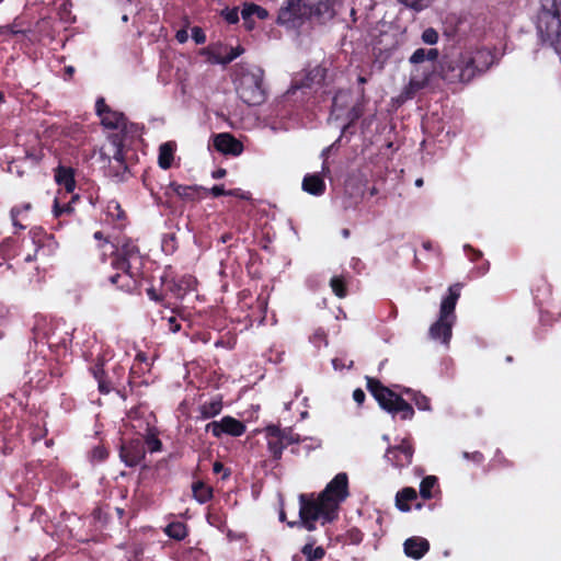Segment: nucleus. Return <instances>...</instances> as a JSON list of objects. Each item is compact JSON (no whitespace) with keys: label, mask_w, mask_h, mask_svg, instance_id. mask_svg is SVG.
<instances>
[{"label":"nucleus","mask_w":561,"mask_h":561,"mask_svg":"<svg viewBox=\"0 0 561 561\" xmlns=\"http://www.w3.org/2000/svg\"><path fill=\"white\" fill-rule=\"evenodd\" d=\"M239 191H240L239 188L226 191L225 186L222 184H219V185H214L210 190L206 188V191H204V192L211 194L214 197H219V196H224V195L237 197V196H240Z\"/></svg>","instance_id":"42"},{"label":"nucleus","mask_w":561,"mask_h":561,"mask_svg":"<svg viewBox=\"0 0 561 561\" xmlns=\"http://www.w3.org/2000/svg\"><path fill=\"white\" fill-rule=\"evenodd\" d=\"M348 477L345 472L337 473L321 491L318 496L311 494L299 495V519L287 522L290 528H305L316 530V522L321 525L332 523L337 518L340 504L348 496Z\"/></svg>","instance_id":"1"},{"label":"nucleus","mask_w":561,"mask_h":561,"mask_svg":"<svg viewBox=\"0 0 561 561\" xmlns=\"http://www.w3.org/2000/svg\"><path fill=\"white\" fill-rule=\"evenodd\" d=\"M206 520L210 526L216 527L220 531H225L227 529L226 516L219 511H209L206 515Z\"/></svg>","instance_id":"39"},{"label":"nucleus","mask_w":561,"mask_h":561,"mask_svg":"<svg viewBox=\"0 0 561 561\" xmlns=\"http://www.w3.org/2000/svg\"><path fill=\"white\" fill-rule=\"evenodd\" d=\"M163 533L173 540L182 541L188 536V526L183 522H171L163 528Z\"/></svg>","instance_id":"33"},{"label":"nucleus","mask_w":561,"mask_h":561,"mask_svg":"<svg viewBox=\"0 0 561 561\" xmlns=\"http://www.w3.org/2000/svg\"><path fill=\"white\" fill-rule=\"evenodd\" d=\"M188 312L183 307H174L171 309L170 316H162L161 320L165 322L164 327L168 331L176 333L181 330V321L187 320Z\"/></svg>","instance_id":"25"},{"label":"nucleus","mask_w":561,"mask_h":561,"mask_svg":"<svg viewBox=\"0 0 561 561\" xmlns=\"http://www.w3.org/2000/svg\"><path fill=\"white\" fill-rule=\"evenodd\" d=\"M412 400L419 410L427 411L431 409L430 399L420 392H415L412 397Z\"/></svg>","instance_id":"47"},{"label":"nucleus","mask_w":561,"mask_h":561,"mask_svg":"<svg viewBox=\"0 0 561 561\" xmlns=\"http://www.w3.org/2000/svg\"><path fill=\"white\" fill-rule=\"evenodd\" d=\"M367 390L376 399L381 409L392 414H400L403 421L411 420L414 416L412 405L400 394L383 386L377 378L366 377Z\"/></svg>","instance_id":"5"},{"label":"nucleus","mask_w":561,"mask_h":561,"mask_svg":"<svg viewBox=\"0 0 561 561\" xmlns=\"http://www.w3.org/2000/svg\"><path fill=\"white\" fill-rule=\"evenodd\" d=\"M103 359H98L90 368L91 374L98 381V389L102 394H108L115 391L122 399L127 398L126 387L124 386L125 367L115 364L111 369H105Z\"/></svg>","instance_id":"7"},{"label":"nucleus","mask_w":561,"mask_h":561,"mask_svg":"<svg viewBox=\"0 0 561 561\" xmlns=\"http://www.w3.org/2000/svg\"><path fill=\"white\" fill-rule=\"evenodd\" d=\"M330 286L332 291L339 298H344L347 295V285L343 276H333L330 279Z\"/></svg>","instance_id":"40"},{"label":"nucleus","mask_w":561,"mask_h":561,"mask_svg":"<svg viewBox=\"0 0 561 561\" xmlns=\"http://www.w3.org/2000/svg\"><path fill=\"white\" fill-rule=\"evenodd\" d=\"M115 273L108 276V282L125 293H134L138 288L141 276L140 267L114 268Z\"/></svg>","instance_id":"12"},{"label":"nucleus","mask_w":561,"mask_h":561,"mask_svg":"<svg viewBox=\"0 0 561 561\" xmlns=\"http://www.w3.org/2000/svg\"><path fill=\"white\" fill-rule=\"evenodd\" d=\"M146 293L150 300L162 304L163 307H168V305L163 302V300H164L163 295L160 294L154 287L148 288L146 290Z\"/></svg>","instance_id":"53"},{"label":"nucleus","mask_w":561,"mask_h":561,"mask_svg":"<svg viewBox=\"0 0 561 561\" xmlns=\"http://www.w3.org/2000/svg\"><path fill=\"white\" fill-rule=\"evenodd\" d=\"M463 457L468 460H472L477 463H481L484 460V456L480 451H473V453H463Z\"/></svg>","instance_id":"56"},{"label":"nucleus","mask_w":561,"mask_h":561,"mask_svg":"<svg viewBox=\"0 0 561 561\" xmlns=\"http://www.w3.org/2000/svg\"><path fill=\"white\" fill-rule=\"evenodd\" d=\"M31 209V204H24L22 207H13L10 211V215H11V220H12V224L14 227L19 228V229H25V226H23L22 224H20L19 221V216L20 214L22 213V210H30Z\"/></svg>","instance_id":"45"},{"label":"nucleus","mask_w":561,"mask_h":561,"mask_svg":"<svg viewBox=\"0 0 561 561\" xmlns=\"http://www.w3.org/2000/svg\"><path fill=\"white\" fill-rule=\"evenodd\" d=\"M111 265L113 268H130L140 267L142 265V257L139 252L138 245L129 240H123L113 253Z\"/></svg>","instance_id":"9"},{"label":"nucleus","mask_w":561,"mask_h":561,"mask_svg":"<svg viewBox=\"0 0 561 561\" xmlns=\"http://www.w3.org/2000/svg\"><path fill=\"white\" fill-rule=\"evenodd\" d=\"M95 111L104 128L118 130L108 135L107 144L102 148L101 154L108 159L112 175L124 179V175L128 172L127 118L124 113L112 110L106 104L104 98L96 100Z\"/></svg>","instance_id":"2"},{"label":"nucleus","mask_w":561,"mask_h":561,"mask_svg":"<svg viewBox=\"0 0 561 561\" xmlns=\"http://www.w3.org/2000/svg\"><path fill=\"white\" fill-rule=\"evenodd\" d=\"M205 430L206 432H210L216 438H220L222 434L239 437L245 433L247 426L243 422L230 415H226L220 421L209 422Z\"/></svg>","instance_id":"14"},{"label":"nucleus","mask_w":561,"mask_h":561,"mask_svg":"<svg viewBox=\"0 0 561 561\" xmlns=\"http://www.w3.org/2000/svg\"><path fill=\"white\" fill-rule=\"evenodd\" d=\"M537 30L542 43L553 47L561 55V20L549 15H540Z\"/></svg>","instance_id":"11"},{"label":"nucleus","mask_w":561,"mask_h":561,"mask_svg":"<svg viewBox=\"0 0 561 561\" xmlns=\"http://www.w3.org/2000/svg\"><path fill=\"white\" fill-rule=\"evenodd\" d=\"M73 211V208L70 203H66L62 206L58 204V201L55 199L54 204V214L56 217H60L62 214H69Z\"/></svg>","instance_id":"52"},{"label":"nucleus","mask_w":561,"mask_h":561,"mask_svg":"<svg viewBox=\"0 0 561 561\" xmlns=\"http://www.w3.org/2000/svg\"><path fill=\"white\" fill-rule=\"evenodd\" d=\"M461 288V283H455L449 286L447 296L444 297L440 302L439 316H442V318H448L453 321L456 320L455 309L460 297Z\"/></svg>","instance_id":"17"},{"label":"nucleus","mask_w":561,"mask_h":561,"mask_svg":"<svg viewBox=\"0 0 561 561\" xmlns=\"http://www.w3.org/2000/svg\"><path fill=\"white\" fill-rule=\"evenodd\" d=\"M221 16L228 22L229 24H236L239 22V11L238 8H226L221 11Z\"/></svg>","instance_id":"50"},{"label":"nucleus","mask_w":561,"mask_h":561,"mask_svg":"<svg viewBox=\"0 0 561 561\" xmlns=\"http://www.w3.org/2000/svg\"><path fill=\"white\" fill-rule=\"evenodd\" d=\"M417 499V492L412 486L401 489L396 495V506L401 512L411 511L410 502Z\"/></svg>","instance_id":"29"},{"label":"nucleus","mask_w":561,"mask_h":561,"mask_svg":"<svg viewBox=\"0 0 561 561\" xmlns=\"http://www.w3.org/2000/svg\"><path fill=\"white\" fill-rule=\"evenodd\" d=\"M253 15H256L260 20H265L268 16V12L266 9L255 3L244 4L241 11V16L243 21H249L250 18H252Z\"/></svg>","instance_id":"37"},{"label":"nucleus","mask_w":561,"mask_h":561,"mask_svg":"<svg viewBox=\"0 0 561 561\" xmlns=\"http://www.w3.org/2000/svg\"><path fill=\"white\" fill-rule=\"evenodd\" d=\"M534 298L538 304H542L551 296V285L547 282L545 276H538L537 282L533 284Z\"/></svg>","instance_id":"32"},{"label":"nucleus","mask_w":561,"mask_h":561,"mask_svg":"<svg viewBox=\"0 0 561 561\" xmlns=\"http://www.w3.org/2000/svg\"><path fill=\"white\" fill-rule=\"evenodd\" d=\"M195 282L193 276H183L180 279L167 282L165 287L174 298L183 300L190 291L194 290Z\"/></svg>","instance_id":"21"},{"label":"nucleus","mask_w":561,"mask_h":561,"mask_svg":"<svg viewBox=\"0 0 561 561\" xmlns=\"http://www.w3.org/2000/svg\"><path fill=\"white\" fill-rule=\"evenodd\" d=\"M328 69L318 65L309 69L301 81L299 88H311L313 85H321L327 78Z\"/></svg>","instance_id":"27"},{"label":"nucleus","mask_w":561,"mask_h":561,"mask_svg":"<svg viewBox=\"0 0 561 561\" xmlns=\"http://www.w3.org/2000/svg\"><path fill=\"white\" fill-rule=\"evenodd\" d=\"M400 3L415 11H421L426 8L432 0H398Z\"/></svg>","instance_id":"48"},{"label":"nucleus","mask_w":561,"mask_h":561,"mask_svg":"<svg viewBox=\"0 0 561 561\" xmlns=\"http://www.w3.org/2000/svg\"><path fill=\"white\" fill-rule=\"evenodd\" d=\"M365 398H366V394L360 388H357L353 391V399L357 404H359V405L363 404L365 401Z\"/></svg>","instance_id":"58"},{"label":"nucleus","mask_w":561,"mask_h":561,"mask_svg":"<svg viewBox=\"0 0 561 561\" xmlns=\"http://www.w3.org/2000/svg\"><path fill=\"white\" fill-rule=\"evenodd\" d=\"M239 98L249 106H257L265 102L264 70L254 67L241 72L236 88Z\"/></svg>","instance_id":"6"},{"label":"nucleus","mask_w":561,"mask_h":561,"mask_svg":"<svg viewBox=\"0 0 561 561\" xmlns=\"http://www.w3.org/2000/svg\"><path fill=\"white\" fill-rule=\"evenodd\" d=\"M147 433L142 438L144 447L148 448L150 453H158L162 450V442L158 437V431L153 426H147Z\"/></svg>","instance_id":"36"},{"label":"nucleus","mask_w":561,"mask_h":561,"mask_svg":"<svg viewBox=\"0 0 561 561\" xmlns=\"http://www.w3.org/2000/svg\"><path fill=\"white\" fill-rule=\"evenodd\" d=\"M301 16L299 0H286L285 5L278 11L277 23L282 25L294 23Z\"/></svg>","instance_id":"23"},{"label":"nucleus","mask_w":561,"mask_h":561,"mask_svg":"<svg viewBox=\"0 0 561 561\" xmlns=\"http://www.w3.org/2000/svg\"><path fill=\"white\" fill-rule=\"evenodd\" d=\"M213 471L214 473L218 474L222 472L221 479L225 480L230 476V470L224 466L220 461H215L213 465Z\"/></svg>","instance_id":"55"},{"label":"nucleus","mask_w":561,"mask_h":561,"mask_svg":"<svg viewBox=\"0 0 561 561\" xmlns=\"http://www.w3.org/2000/svg\"><path fill=\"white\" fill-rule=\"evenodd\" d=\"M350 95H351L350 92L344 91V90H339L334 94L333 100H332V105H331L332 113L343 110L348 102Z\"/></svg>","instance_id":"41"},{"label":"nucleus","mask_w":561,"mask_h":561,"mask_svg":"<svg viewBox=\"0 0 561 561\" xmlns=\"http://www.w3.org/2000/svg\"><path fill=\"white\" fill-rule=\"evenodd\" d=\"M454 323L455 321L439 316L428 330L431 339L440 341L443 344L448 345L451 339Z\"/></svg>","instance_id":"20"},{"label":"nucleus","mask_w":561,"mask_h":561,"mask_svg":"<svg viewBox=\"0 0 561 561\" xmlns=\"http://www.w3.org/2000/svg\"><path fill=\"white\" fill-rule=\"evenodd\" d=\"M192 38L196 44H204L206 42V34L202 27L194 26L192 28Z\"/></svg>","instance_id":"54"},{"label":"nucleus","mask_w":561,"mask_h":561,"mask_svg":"<svg viewBox=\"0 0 561 561\" xmlns=\"http://www.w3.org/2000/svg\"><path fill=\"white\" fill-rule=\"evenodd\" d=\"M364 539V534L360 529L353 527L346 531L345 540L351 545H359Z\"/></svg>","instance_id":"43"},{"label":"nucleus","mask_w":561,"mask_h":561,"mask_svg":"<svg viewBox=\"0 0 561 561\" xmlns=\"http://www.w3.org/2000/svg\"><path fill=\"white\" fill-rule=\"evenodd\" d=\"M170 191L184 202H195L201 198L202 191H206V188L199 185H182L170 182L165 188V196H171Z\"/></svg>","instance_id":"18"},{"label":"nucleus","mask_w":561,"mask_h":561,"mask_svg":"<svg viewBox=\"0 0 561 561\" xmlns=\"http://www.w3.org/2000/svg\"><path fill=\"white\" fill-rule=\"evenodd\" d=\"M438 479L435 476H426L420 484V495L424 500L433 499V490L437 485Z\"/></svg>","instance_id":"38"},{"label":"nucleus","mask_w":561,"mask_h":561,"mask_svg":"<svg viewBox=\"0 0 561 561\" xmlns=\"http://www.w3.org/2000/svg\"><path fill=\"white\" fill-rule=\"evenodd\" d=\"M430 541L420 536L410 537L403 542L404 554L414 560L422 559L430 551Z\"/></svg>","instance_id":"19"},{"label":"nucleus","mask_w":561,"mask_h":561,"mask_svg":"<svg viewBox=\"0 0 561 561\" xmlns=\"http://www.w3.org/2000/svg\"><path fill=\"white\" fill-rule=\"evenodd\" d=\"M422 41L428 45H435L438 42V33L433 27H427L422 33Z\"/></svg>","instance_id":"49"},{"label":"nucleus","mask_w":561,"mask_h":561,"mask_svg":"<svg viewBox=\"0 0 561 561\" xmlns=\"http://www.w3.org/2000/svg\"><path fill=\"white\" fill-rule=\"evenodd\" d=\"M414 447L409 438H403L397 446H389L386 450L385 458L394 468H404L412 463Z\"/></svg>","instance_id":"15"},{"label":"nucleus","mask_w":561,"mask_h":561,"mask_svg":"<svg viewBox=\"0 0 561 561\" xmlns=\"http://www.w3.org/2000/svg\"><path fill=\"white\" fill-rule=\"evenodd\" d=\"M192 495L199 504H205L213 499L214 490L211 486L198 480L192 483Z\"/></svg>","instance_id":"34"},{"label":"nucleus","mask_w":561,"mask_h":561,"mask_svg":"<svg viewBox=\"0 0 561 561\" xmlns=\"http://www.w3.org/2000/svg\"><path fill=\"white\" fill-rule=\"evenodd\" d=\"M146 457L142 438L124 439L119 446V458L127 467H136Z\"/></svg>","instance_id":"13"},{"label":"nucleus","mask_w":561,"mask_h":561,"mask_svg":"<svg viewBox=\"0 0 561 561\" xmlns=\"http://www.w3.org/2000/svg\"><path fill=\"white\" fill-rule=\"evenodd\" d=\"M541 15H549L561 20V0H552L551 10L542 12Z\"/></svg>","instance_id":"51"},{"label":"nucleus","mask_w":561,"mask_h":561,"mask_svg":"<svg viewBox=\"0 0 561 561\" xmlns=\"http://www.w3.org/2000/svg\"><path fill=\"white\" fill-rule=\"evenodd\" d=\"M430 82V76H425L422 81H415L414 78L411 79V84L415 85L417 89H422Z\"/></svg>","instance_id":"59"},{"label":"nucleus","mask_w":561,"mask_h":561,"mask_svg":"<svg viewBox=\"0 0 561 561\" xmlns=\"http://www.w3.org/2000/svg\"><path fill=\"white\" fill-rule=\"evenodd\" d=\"M325 332L322 330V329H319L316 331L314 335H313V341L316 340H319V341H323L325 340Z\"/></svg>","instance_id":"63"},{"label":"nucleus","mask_w":561,"mask_h":561,"mask_svg":"<svg viewBox=\"0 0 561 561\" xmlns=\"http://www.w3.org/2000/svg\"><path fill=\"white\" fill-rule=\"evenodd\" d=\"M224 402H222V396L217 394L213 397L209 401L203 402L198 411L201 413L199 419L202 420H208L211 417L217 416L222 411Z\"/></svg>","instance_id":"26"},{"label":"nucleus","mask_w":561,"mask_h":561,"mask_svg":"<svg viewBox=\"0 0 561 561\" xmlns=\"http://www.w3.org/2000/svg\"><path fill=\"white\" fill-rule=\"evenodd\" d=\"M499 60L489 48L465 50L444 56L439 62V77L447 83H469L486 72Z\"/></svg>","instance_id":"3"},{"label":"nucleus","mask_w":561,"mask_h":561,"mask_svg":"<svg viewBox=\"0 0 561 561\" xmlns=\"http://www.w3.org/2000/svg\"><path fill=\"white\" fill-rule=\"evenodd\" d=\"M108 455L107 448L103 445H98L91 450L92 461L103 462L107 459Z\"/></svg>","instance_id":"44"},{"label":"nucleus","mask_w":561,"mask_h":561,"mask_svg":"<svg viewBox=\"0 0 561 561\" xmlns=\"http://www.w3.org/2000/svg\"><path fill=\"white\" fill-rule=\"evenodd\" d=\"M55 181L67 193H72L76 188L75 170L71 167L58 165L55 169Z\"/></svg>","instance_id":"24"},{"label":"nucleus","mask_w":561,"mask_h":561,"mask_svg":"<svg viewBox=\"0 0 561 561\" xmlns=\"http://www.w3.org/2000/svg\"><path fill=\"white\" fill-rule=\"evenodd\" d=\"M341 3V0H319L313 7L310 8V15L324 22L331 20L335 15V7Z\"/></svg>","instance_id":"22"},{"label":"nucleus","mask_w":561,"mask_h":561,"mask_svg":"<svg viewBox=\"0 0 561 561\" xmlns=\"http://www.w3.org/2000/svg\"><path fill=\"white\" fill-rule=\"evenodd\" d=\"M267 449L273 460L282 459L283 451L286 447L299 443V436L291 434L290 431L282 430L276 425H268L265 428Z\"/></svg>","instance_id":"8"},{"label":"nucleus","mask_w":561,"mask_h":561,"mask_svg":"<svg viewBox=\"0 0 561 561\" xmlns=\"http://www.w3.org/2000/svg\"><path fill=\"white\" fill-rule=\"evenodd\" d=\"M214 147L222 154L238 157L243 152V144L229 133H220L214 137Z\"/></svg>","instance_id":"16"},{"label":"nucleus","mask_w":561,"mask_h":561,"mask_svg":"<svg viewBox=\"0 0 561 561\" xmlns=\"http://www.w3.org/2000/svg\"><path fill=\"white\" fill-rule=\"evenodd\" d=\"M227 175V170L224 168H218L217 170L211 172V178L215 180L222 179Z\"/></svg>","instance_id":"60"},{"label":"nucleus","mask_w":561,"mask_h":561,"mask_svg":"<svg viewBox=\"0 0 561 561\" xmlns=\"http://www.w3.org/2000/svg\"><path fill=\"white\" fill-rule=\"evenodd\" d=\"M364 114V105L362 103H357L351 107L347 112L348 124L352 125L357 122Z\"/></svg>","instance_id":"46"},{"label":"nucleus","mask_w":561,"mask_h":561,"mask_svg":"<svg viewBox=\"0 0 561 561\" xmlns=\"http://www.w3.org/2000/svg\"><path fill=\"white\" fill-rule=\"evenodd\" d=\"M302 190L311 195L320 196L325 192V183L319 174H307L302 180Z\"/></svg>","instance_id":"28"},{"label":"nucleus","mask_w":561,"mask_h":561,"mask_svg":"<svg viewBox=\"0 0 561 561\" xmlns=\"http://www.w3.org/2000/svg\"><path fill=\"white\" fill-rule=\"evenodd\" d=\"M176 39L180 42V43H184L186 39H187V33L185 31H179L175 35Z\"/></svg>","instance_id":"64"},{"label":"nucleus","mask_w":561,"mask_h":561,"mask_svg":"<svg viewBox=\"0 0 561 561\" xmlns=\"http://www.w3.org/2000/svg\"><path fill=\"white\" fill-rule=\"evenodd\" d=\"M316 538L309 536L307 538V543L301 548V553L305 557L306 561H320L325 556V550L323 547L318 546L314 547Z\"/></svg>","instance_id":"31"},{"label":"nucleus","mask_w":561,"mask_h":561,"mask_svg":"<svg viewBox=\"0 0 561 561\" xmlns=\"http://www.w3.org/2000/svg\"><path fill=\"white\" fill-rule=\"evenodd\" d=\"M135 362L139 363V364H146L148 366V356L145 352H138L136 357H135Z\"/></svg>","instance_id":"61"},{"label":"nucleus","mask_w":561,"mask_h":561,"mask_svg":"<svg viewBox=\"0 0 561 561\" xmlns=\"http://www.w3.org/2000/svg\"><path fill=\"white\" fill-rule=\"evenodd\" d=\"M244 53L241 45L229 47L220 42L214 43L201 49L199 54L205 56L211 65L227 66Z\"/></svg>","instance_id":"10"},{"label":"nucleus","mask_w":561,"mask_h":561,"mask_svg":"<svg viewBox=\"0 0 561 561\" xmlns=\"http://www.w3.org/2000/svg\"><path fill=\"white\" fill-rule=\"evenodd\" d=\"M176 146L172 141L163 142L159 147L158 164L161 169L168 170L172 167Z\"/></svg>","instance_id":"30"},{"label":"nucleus","mask_w":561,"mask_h":561,"mask_svg":"<svg viewBox=\"0 0 561 561\" xmlns=\"http://www.w3.org/2000/svg\"><path fill=\"white\" fill-rule=\"evenodd\" d=\"M43 158L42 151H26V159L30 160L32 163H38Z\"/></svg>","instance_id":"57"},{"label":"nucleus","mask_w":561,"mask_h":561,"mask_svg":"<svg viewBox=\"0 0 561 561\" xmlns=\"http://www.w3.org/2000/svg\"><path fill=\"white\" fill-rule=\"evenodd\" d=\"M490 268V263L488 261H483L481 266L478 267V274L484 275Z\"/></svg>","instance_id":"62"},{"label":"nucleus","mask_w":561,"mask_h":561,"mask_svg":"<svg viewBox=\"0 0 561 561\" xmlns=\"http://www.w3.org/2000/svg\"><path fill=\"white\" fill-rule=\"evenodd\" d=\"M439 56L437 48H417L409 58L412 65H419L424 61H435Z\"/></svg>","instance_id":"35"},{"label":"nucleus","mask_w":561,"mask_h":561,"mask_svg":"<svg viewBox=\"0 0 561 561\" xmlns=\"http://www.w3.org/2000/svg\"><path fill=\"white\" fill-rule=\"evenodd\" d=\"M499 60L489 48L465 50L444 56L439 62V77L447 83H469L486 72Z\"/></svg>","instance_id":"4"}]
</instances>
